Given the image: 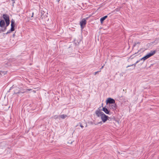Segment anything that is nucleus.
<instances>
[{
    "label": "nucleus",
    "instance_id": "obj_18",
    "mask_svg": "<svg viewBox=\"0 0 159 159\" xmlns=\"http://www.w3.org/2000/svg\"><path fill=\"white\" fill-rule=\"evenodd\" d=\"M141 61L140 60V59L139 60H138V61H137L135 63L137 64V63H139L140 61Z\"/></svg>",
    "mask_w": 159,
    "mask_h": 159
},
{
    "label": "nucleus",
    "instance_id": "obj_22",
    "mask_svg": "<svg viewBox=\"0 0 159 159\" xmlns=\"http://www.w3.org/2000/svg\"><path fill=\"white\" fill-rule=\"evenodd\" d=\"M33 92L34 93H35L36 92V91H35V90H33Z\"/></svg>",
    "mask_w": 159,
    "mask_h": 159
},
{
    "label": "nucleus",
    "instance_id": "obj_6",
    "mask_svg": "<svg viewBox=\"0 0 159 159\" xmlns=\"http://www.w3.org/2000/svg\"><path fill=\"white\" fill-rule=\"evenodd\" d=\"M106 101L107 103H109L110 104H112L115 103V100L111 98H108Z\"/></svg>",
    "mask_w": 159,
    "mask_h": 159
},
{
    "label": "nucleus",
    "instance_id": "obj_21",
    "mask_svg": "<svg viewBox=\"0 0 159 159\" xmlns=\"http://www.w3.org/2000/svg\"><path fill=\"white\" fill-rule=\"evenodd\" d=\"M74 42L76 44H77V43L76 42V40H74Z\"/></svg>",
    "mask_w": 159,
    "mask_h": 159
},
{
    "label": "nucleus",
    "instance_id": "obj_14",
    "mask_svg": "<svg viewBox=\"0 0 159 159\" xmlns=\"http://www.w3.org/2000/svg\"><path fill=\"white\" fill-rule=\"evenodd\" d=\"M140 43L139 42H136L134 43V46L135 47V46L136 45V44H139Z\"/></svg>",
    "mask_w": 159,
    "mask_h": 159
},
{
    "label": "nucleus",
    "instance_id": "obj_15",
    "mask_svg": "<svg viewBox=\"0 0 159 159\" xmlns=\"http://www.w3.org/2000/svg\"><path fill=\"white\" fill-rule=\"evenodd\" d=\"M100 71H101V70L95 72V73H94V75H96V74H97Z\"/></svg>",
    "mask_w": 159,
    "mask_h": 159
},
{
    "label": "nucleus",
    "instance_id": "obj_13",
    "mask_svg": "<svg viewBox=\"0 0 159 159\" xmlns=\"http://www.w3.org/2000/svg\"><path fill=\"white\" fill-rule=\"evenodd\" d=\"M66 115H62L60 116V117L62 119H65L66 117Z\"/></svg>",
    "mask_w": 159,
    "mask_h": 159
},
{
    "label": "nucleus",
    "instance_id": "obj_27",
    "mask_svg": "<svg viewBox=\"0 0 159 159\" xmlns=\"http://www.w3.org/2000/svg\"><path fill=\"white\" fill-rule=\"evenodd\" d=\"M72 143V142H71V143H70V144H71Z\"/></svg>",
    "mask_w": 159,
    "mask_h": 159
},
{
    "label": "nucleus",
    "instance_id": "obj_3",
    "mask_svg": "<svg viewBox=\"0 0 159 159\" xmlns=\"http://www.w3.org/2000/svg\"><path fill=\"white\" fill-rule=\"evenodd\" d=\"M3 17L5 20L7 26H8L10 24V19L9 16L7 15L4 14L3 15Z\"/></svg>",
    "mask_w": 159,
    "mask_h": 159
},
{
    "label": "nucleus",
    "instance_id": "obj_20",
    "mask_svg": "<svg viewBox=\"0 0 159 159\" xmlns=\"http://www.w3.org/2000/svg\"><path fill=\"white\" fill-rule=\"evenodd\" d=\"M104 65L103 66H102V67H101V68L100 69V70H101L102 69H103V68L104 67Z\"/></svg>",
    "mask_w": 159,
    "mask_h": 159
},
{
    "label": "nucleus",
    "instance_id": "obj_10",
    "mask_svg": "<svg viewBox=\"0 0 159 159\" xmlns=\"http://www.w3.org/2000/svg\"><path fill=\"white\" fill-rule=\"evenodd\" d=\"M102 110L106 113L107 114H109V111L107 108L105 107H103L102 108Z\"/></svg>",
    "mask_w": 159,
    "mask_h": 159
},
{
    "label": "nucleus",
    "instance_id": "obj_26",
    "mask_svg": "<svg viewBox=\"0 0 159 159\" xmlns=\"http://www.w3.org/2000/svg\"><path fill=\"white\" fill-rule=\"evenodd\" d=\"M72 143V142H71V143H70V144H71Z\"/></svg>",
    "mask_w": 159,
    "mask_h": 159
},
{
    "label": "nucleus",
    "instance_id": "obj_23",
    "mask_svg": "<svg viewBox=\"0 0 159 159\" xmlns=\"http://www.w3.org/2000/svg\"><path fill=\"white\" fill-rule=\"evenodd\" d=\"M60 0H57V1L58 2H59Z\"/></svg>",
    "mask_w": 159,
    "mask_h": 159
},
{
    "label": "nucleus",
    "instance_id": "obj_28",
    "mask_svg": "<svg viewBox=\"0 0 159 159\" xmlns=\"http://www.w3.org/2000/svg\"><path fill=\"white\" fill-rule=\"evenodd\" d=\"M78 44L79 43V42H77Z\"/></svg>",
    "mask_w": 159,
    "mask_h": 159
},
{
    "label": "nucleus",
    "instance_id": "obj_11",
    "mask_svg": "<svg viewBox=\"0 0 159 159\" xmlns=\"http://www.w3.org/2000/svg\"><path fill=\"white\" fill-rule=\"evenodd\" d=\"M107 17V16H106L101 18L100 19V21L101 23L102 24V23L103 21L106 19Z\"/></svg>",
    "mask_w": 159,
    "mask_h": 159
},
{
    "label": "nucleus",
    "instance_id": "obj_16",
    "mask_svg": "<svg viewBox=\"0 0 159 159\" xmlns=\"http://www.w3.org/2000/svg\"><path fill=\"white\" fill-rule=\"evenodd\" d=\"M102 124V122H99L97 123V124H95V125H98V124Z\"/></svg>",
    "mask_w": 159,
    "mask_h": 159
},
{
    "label": "nucleus",
    "instance_id": "obj_1",
    "mask_svg": "<svg viewBox=\"0 0 159 159\" xmlns=\"http://www.w3.org/2000/svg\"><path fill=\"white\" fill-rule=\"evenodd\" d=\"M8 26H7L6 24H5V21L3 20H1L0 21V33L5 31Z\"/></svg>",
    "mask_w": 159,
    "mask_h": 159
},
{
    "label": "nucleus",
    "instance_id": "obj_25",
    "mask_svg": "<svg viewBox=\"0 0 159 159\" xmlns=\"http://www.w3.org/2000/svg\"><path fill=\"white\" fill-rule=\"evenodd\" d=\"M72 143V142H71V143H70V144H71Z\"/></svg>",
    "mask_w": 159,
    "mask_h": 159
},
{
    "label": "nucleus",
    "instance_id": "obj_8",
    "mask_svg": "<svg viewBox=\"0 0 159 159\" xmlns=\"http://www.w3.org/2000/svg\"><path fill=\"white\" fill-rule=\"evenodd\" d=\"M109 106L111 109H112L113 110H115L116 109V105L115 103L110 104Z\"/></svg>",
    "mask_w": 159,
    "mask_h": 159
},
{
    "label": "nucleus",
    "instance_id": "obj_17",
    "mask_svg": "<svg viewBox=\"0 0 159 159\" xmlns=\"http://www.w3.org/2000/svg\"><path fill=\"white\" fill-rule=\"evenodd\" d=\"M31 90H32V89H26V90L27 91H30Z\"/></svg>",
    "mask_w": 159,
    "mask_h": 159
},
{
    "label": "nucleus",
    "instance_id": "obj_4",
    "mask_svg": "<svg viewBox=\"0 0 159 159\" xmlns=\"http://www.w3.org/2000/svg\"><path fill=\"white\" fill-rule=\"evenodd\" d=\"M86 24V20L85 18L82 19L80 22L81 28L82 29H83L85 27Z\"/></svg>",
    "mask_w": 159,
    "mask_h": 159
},
{
    "label": "nucleus",
    "instance_id": "obj_12",
    "mask_svg": "<svg viewBox=\"0 0 159 159\" xmlns=\"http://www.w3.org/2000/svg\"><path fill=\"white\" fill-rule=\"evenodd\" d=\"M136 63H134V64H132V65H129V66H127L126 67L128 68V67H130V66H134V67L133 68V69H134L135 68V67L136 66Z\"/></svg>",
    "mask_w": 159,
    "mask_h": 159
},
{
    "label": "nucleus",
    "instance_id": "obj_2",
    "mask_svg": "<svg viewBox=\"0 0 159 159\" xmlns=\"http://www.w3.org/2000/svg\"><path fill=\"white\" fill-rule=\"evenodd\" d=\"M156 51H152L150 52L147 54L146 56L140 59V60H143L144 61L146 59H147L151 56H152L155 53Z\"/></svg>",
    "mask_w": 159,
    "mask_h": 159
},
{
    "label": "nucleus",
    "instance_id": "obj_9",
    "mask_svg": "<svg viewBox=\"0 0 159 159\" xmlns=\"http://www.w3.org/2000/svg\"><path fill=\"white\" fill-rule=\"evenodd\" d=\"M11 31H14V30L15 23L12 20L11 21Z\"/></svg>",
    "mask_w": 159,
    "mask_h": 159
},
{
    "label": "nucleus",
    "instance_id": "obj_5",
    "mask_svg": "<svg viewBox=\"0 0 159 159\" xmlns=\"http://www.w3.org/2000/svg\"><path fill=\"white\" fill-rule=\"evenodd\" d=\"M108 118L109 117L104 113L101 117V119L104 123L107 120H108Z\"/></svg>",
    "mask_w": 159,
    "mask_h": 159
},
{
    "label": "nucleus",
    "instance_id": "obj_24",
    "mask_svg": "<svg viewBox=\"0 0 159 159\" xmlns=\"http://www.w3.org/2000/svg\"><path fill=\"white\" fill-rule=\"evenodd\" d=\"M72 143V142H71V143H70V144H71Z\"/></svg>",
    "mask_w": 159,
    "mask_h": 159
},
{
    "label": "nucleus",
    "instance_id": "obj_7",
    "mask_svg": "<svg viewBox=\"0 0 159 159\" xmlns=\"http://www.w3.org/2000/svg\"><path fill=\"white\" fill-rule=\"evenodd\" d=\"M95 113L98 117H101L104 113L99 110H97L95 111Z\"/></svg>",
    "mask_w": 159,
    "mask_h": 159
},
{
    "label": "nucleus",
    "instance_id": "obj_19",
    "mask_svg": "<svg viewBox=\"0 0 159 159\" xmlns=\"http://www.w3.org/2000/svg\"><path fill=\"white\" fill-rule=\"evenodd\" d=\"M80 126L82 128H83L84 127L81 124L80 125Z\"/></svg>",
    "mask_w": 159,
    "mask_h": 159
}]
</instances>
